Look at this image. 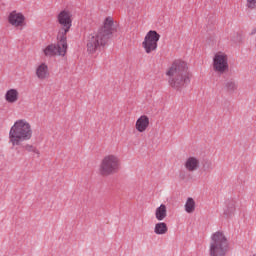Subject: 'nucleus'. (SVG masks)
<instances>
[{
    "mask_svg": "<svg viewBox=\"0 0 256 256\" xmlns=\"http://www.w3.org/2000/svg\"><path fill=\"white\" fill-rule=\"evenodd\" d=\"M159 39H161V35L157 33L155 30H150L142 42V47L146 53H153V51H157V43H159Z\"/></svg>",
    "mask_w": 256,
    "mask_h": 256,
    "instance_id": "nucleus-6",
    "label": "nucleus"
},
{
    "mask_svg": "<svg viewBox=\"0 0 256 256\" xmlns=\"http://www.w3.org/2000/svg\"><path fill=\"white\" fill-rule=\"evenodd\" d=\"M248 9H256V0H246Z\"/></svg>",
    "mask_w": 256,
    "mask_h": 256,
    "instance_id": "nucleus-21",
    "label": "nucleus"
},
{
    "mask_svg": "<svg viewBox=\"0 0 256 256\" xmlns=\"http://www.w3.org/2000/svg\"><path fill=\"white\" fill-rule=\"evenodd\" d=\"M71 17H73V15L71 14V12L67 10H62L58 14L57 16L58 23L59 25H61V28H62V33L58 34L59 37H67V33H69V29H71L73 25V20L71 19Z\"/></svg>",
    "mask_w": 256,
    "mask_h": 256,
    "instance_id": "nucleus-7",
    "label": "nucleus"
},
{
    "mask_svg": "<svg viewBox=\"0 0 256 256\" xmlns=\"http://www.w3.org/2000/svg\"><path fill=\"white\" fill-rule=\"evenodd\" d=\"M33 135L29 129H11L9 133L10 143L19 145L21 141H27Z\"/></svg>",
    "mask_w": 256,
    "mask_h": 256,
    "instance_id": "nucleus-8",
    "label": "nucleus"
},
{
    "mask_svg": "<svg viewBox=\"0 0 256 256\" xmlns=\"http://www.w3.org/2000/svg\"><path fill=\"white\" fill-rule=\"evenodd\" d=\"M119 25L113 20L112 17H107L104 20V25L96 33L88 36L87 39V52L93 55L97 51H101L111 39V35L117 32Z\"/></svg>",
    "mask_w": 256,
    "mask_h": 256,
    "instance_id": "nucleus-1",
    "label": "nucleus"
},
{
    "mask_svg": "<svg viewBox=\"0 0 256 256\" xmlns=\"http://www.w3.org/2000/svg\"><path fill=\"white\" fill-rule=\"evenodd\" d=\"M121 169V158L115 154L105 155L99 165L98 171L102 177H110L119 173Z\"/></svg>",
    "mask_w": 256,
    "mask_h": 256,
    "instance_id": "nucleus-4",
    "label": "nucleus"
},
{
    "mask_svg": "<svg viewBox=\"0 0 256 256\" xmlns=\"http://www.w3.org/2000/svg\"><path fill=\"white\" fill-rule=\"evenodd\" d=\"M5 99L8 103H16L19 99V92L17 89H10L6 92Z\"/></svg>",
    "mask_w": 256,
    "mask_h": 256,
    "instance_id": "nucleus-15",
    "label": "nucleus"
},
{
    "mask_svg": "<svg viewBox=\"0 0 256 256\" xmlns=\"http://www.w3.org/2000/svg\"><path fill=\"white\" fill-rule=\"evenodd\" d=\"M252 33H256V30H254Z\"/></svg>",
    "mask_w": 256,
    "mask_h": 256,
    "instance_id": "nucleus-25",
    "label": "nucleus"
},
{
    "mask_svg": "<svg viewBox=\"0 0 256 256\" xmlns=\"http://www.w3.org/2000/svg\"><path fill=\"white\" fill-rule=\"evenodd\" d=\"M184 167L189 173H194L201 167V161L195 156H190L185 160Z\"/></svg>",
    "mask_w": 256,
    "mask_h": 256,
    "instance_id": "nucleus-10",
    "label": "nucleus"
},
{
    "mask_svg": "<svg viewBox=\"0 0 256 256\" xmlns=\"http://www.w3.org/2000/svg\"><path fill=\"white\" fill-rule=\"evenodd\" d=\"M209 244L210 256H226L229 253V238L223 231H216L211 235Z\"/></svg>",
    "mask_w": 256,
    "mask_h": 256,
    "instance_id": "nucleus-3",
    "label": "nucleus"
},
{
    "mask_svg": "<svg viewBox=\"0 0 256 256\" xmlns=\"http://www.w3.org/2000/svg\"><path fill=\"white\" fill-rule=\"evenodd\" d=\"M224 215H226V217H231L232 215H235V204L232 203L227 205L224 209Z\"/></svg>",
    "mask_w": 256,
    "mask_h": 256,
    "instance_id": "nucleus-20",
    "label": "nucleus"
},
{
    "mask_svg": "<svg viewBox=\"0 0 256 256\" xmlns=\"http://www.w3.org/2000/svg\"><path fill=\"white\" fill-rule=\"evenodd\" d=\"M156 221H165L167 219V205L161 204L154 211Z\"/></svg>",
    "mask_w": 256,
    "mask_h": 256,
    "instance_id": "nucleus-12",
    "label": "nucleus"
},
{
    "mask_svg": "<svg viewBox=\"0 0 256 256\" xmlns=\"http://www.w3.org/2000/svg\"><path fill=\"white\" fill-rule=\"evenodd\" d=\"M213 67L214 71H216V73H220V75H223V73L229 71V62L227 59V55L221 52L215 54L213 58Z\"/></svg>",
    "mask_w": 256,
    "mask_h": 256,
    "instance_id": "nucleus-9",
    "label": "nucleus"
},
{
    "mask_svg": "<svg viewBox=\"0 0 256 256\" xmlns=\"http://www.w3.org/2000/svg\"><path fill=\"white\" fill-rule=\"evenodd\" d=\"M252 33H256V30H254Z\"/></svg>",
    "mask_w": 256,
    "mask_h": 256,
    "instance_id": "nucleus-24",
    "label": "nucleus"
},
{
    "mask_svg": "<svg viewBox=\"0 0 256 256\" xmlns=\"http://www.w3.org/2000/svg\"><path fill=\"white\" fill-rule=\"evenodd\" d=\"M155 235H167L169 233V226L163 221H159L154 225Z\"/></svg>",
    "mask_w": 256,
    "mask_h": 256,
    "instance_id": "nucleus-13",
    "label": "nucleus"
},
{
    "mask_svg": "<svg viewBox=\"0 0 256 256\" xmlns=\"http://www.w3.org/2000/svg\"><path fill=\"white\" fill-rule=\"evenodd\" d=\"M8 21L10 25H13L14 27H21V25H23V21H25V16H23L21 13L13 11L9 14Z\"/></svg>",
    "mask_w": 256,
    "mask_h": 256,
    "instance_id": "nucleus-11",
    "label": "nucleus"
},
{
    "mask_svg": "<svg viewBox=\"0 0 256 256\" xmlns=\"http://www.w3.org/2000/svg\"><path fill=\"white\" fill-rule=\"evenodd\" d=\"M252 256H256V253H255V254H253Z\"/></svg>",
    "mask_w": 256,
    "mask_h": 256,
    "instance_id": "nucleus-27",
    "label": "nucleus"
},
{
    "mask_svg": "<svg viewBox=\"0 0 256 256\" xmlns=\"http://www.w3.org/2000/svg\"><path fill=\"white\" fill-rule=\"evenodd\" d=\"M38 79H47L49 77V67L45 63L40 64L36 69Z\"/></svg>",
    "mask_w": 256,
    "mask_h": 256,
    "instance_id": "nucleus-14",
    "label": "nucleus"
},
{
    "mask_svg": "<svg viewBox=\"0 0 256 256\" xmlns=\"http://www.w3.org/2000/svg\"><path fill=\"white\" fill-rule=\"evenodd\" d=\"M140 133H142L143 129H139Z\"/></svg>",
    "mask_w": 256,
    "mask_h": 256,
    "instance_id": "nucleus-23",
    "label": "nucleus"
},
{
    "mask_svg": "<svg viewBox=\"0 0 256 256\" xmlns=\"http://www.w3.org/2000/svg\"><path fill=\"white\" fill-rule=\"evenodd\" d=\"M11 129H31V124L25 119L17 120Z\"/></svg>",
    "mask_w": 256,
    "mask_h": 256,
    "instance_id": "nucleus-18",
    "label": "nucleus"
},
{
    "mask_svg": "<svg viewBox=\"0 0 256 256\" xmlns=\"http://www.w3.org/2000/svg\"><path fill=\"white\" fill-rule=\"evenodd\" d=\"M149 127V117L143 115L136 121V129H147Z\"/></svg>",
    "mask_w": 256,
    "mask_h": 256,
    "instance_id": "nucleus-17",
    "label": "nucleus"
},
{
    "mask_svg": "<svg viewBox=\"0 0 256 256\" xmlns=\"http://www.w3.org/2000/svg\"><path fill=\"white\" fill-rule=\"evenodd\" d=\"M27 151H32L33 153H37V148L33 147L32 145L26 146Z\"/></svg>",
    "mask_w": 256,
    "mask_h": 256,
    "instance_id": "nucleus-22",
    "label": "nucleus"
},
{
    "mask_svg": "<svg viewBox=\"0 0 256 256\" xmlns=\"http://www.w3.org/2000/svg\"><path fill=\"white\" fill-rule=\"evenodd\" d=\"M252 33H256V30H254Z\"/></svg>",
    "mask_w": 256,
    "mask_h": 256,
    "instance_id": "nucleus-26",
    "label": "nucleus"
},
{
    "mask_svg": "<svg viewBox=\"0 0 256 256\" xmlns=\"http://www.w3.org/2000/svg\"><path fill=\"white\" fill-rule=\"evenodd\" d=\"M67 53V36H58V43L50 44L44 49L46 57H53V55H61L65 57Z\"/></svg>",
    "mask_w": 256,
    "mask_h": 256,
    "instance_id": "nucleus-5",
    "label": "nucleus"
},
{
    "mask_svg": "<svg viewBox=\"0 0 256 256\" xmlns=\"http://www.w3.org/2000/svg\"><path fill=\"white\" fill-rule=\"evenodd\" d=\"M168 83L172 89L181 91L185 85L191 83L187 64L182 60H175L166 72Z\"/></svg>",
    "mask_w": 256,
    "mask_h": 256,
    "instance_id": "nucleus-2",
    "label": "nucleus"
},
{
    "mask_svg": "<svg viewBox=\"0 0 256 256\" xmlns=\"http://www.w3.org/2000/svg\"><path fill=\"white\" fill-rule=\"evenodd\" d=\"M225 87L227 91H230V92L237 91V82H235V80L233 79H230L226 81Z\"/></svg>",
    "mask_w": 256,
    "mask_h": 256,
    "instance_id": "nucleus-19",
    "label": "nucleus"
},
{
    "mask_svg": "<svg viewBox=\"0 0 256 256\" xmlns=\"http://www.w3.org/2000/svg\"><path fill=\"white\" fill-rule=\"evenodd\" d=\"M197 207V204L195 203V199L189 197L186 200V203L184 205V209L186 213H195V209Z\"/></svg>",
    "mask_w": 256,
    "mask_h": 256,
    "instance_id": "nucleus-16",
    "label": "nucleus"
}]
</instances>
